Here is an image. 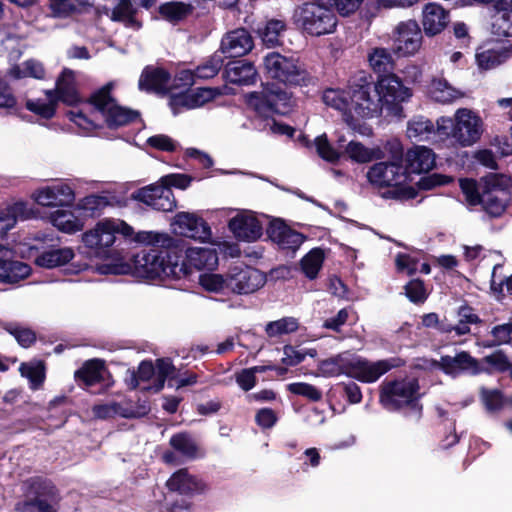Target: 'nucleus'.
Segmentation results:
<instances>
[{
	"label": "nucleus",
	"mask_w": 512,
	"mask_h": 512,
	"mask_svg": "<svg viewBox=\"0 0 512 512\" xmlns=\"http://www.w3.org/2000/svg\"><path fill=\"white\" fill-rule=\"evenodd\" d=\"M370 76L360 75L347 89L328 88L323 92V103L337 111L345 123L362 135H369L371 129L359 124L362 119L379 115L378 100Z\"/></svg>",
	"instance_id": "obj_1"
},
{
	"label": "nucleus",
	"mask_w": 512,
	"mask_h": 512,
	"mask_svg": "<svg viewBox=\"0 0 512 512\" xmlns=\"http://www.w3.org/2000/svg\"><path fill=\"white\" fill-rule=\"evenodd\" d=\"M172 239L165 245L151 244L158 247L144 249L133 256L130 263L117 262L100 268L104 274H128L149 280L180 279L183 277V267L179 264V252L176 249H160L168 247Z\"/></svg>",
	"instance_id": "obj_2"
},
{
	"label": "nucleus",
	"mask_w": 512,
	"mask_h": 512,
	"mask_svg": "<svg viewBox=\"0 0 512 512\" xmlns=\"http://www.w3.org/2000/svg\"><path fill=\"white\" fill-rule=\"evenodd\" d=\"M115 86V82H109L90 96L89 104L94 108L91 117L83 110H71L68 114L70 120L84 133H90L100 127L99 118L110 128L123 126L135 120L138 117L137 112L118 105L111 96Z\"/></svg>",
	"instance_id": "obj_3"
},
{
	"label": "nucleus",
	"mask_w": 512,
	"mask_h": 512,
	"mask_svg": "<svg viewBox=\"0 0 512 512\" xmlns=\"http://www.w3.org/2000/svg\"><path fill=\"white\" fill-rule=\"evenodd\" d=\"M132 238L141 244L160 243L165 245L169 242V235L153 231H139L134 233L133 228L120 219H103L92 229L82 235L84 245L97 257H107L109 249L115 243L116 234Z\"/></svg>",
	"instance_id": "obj_4"
},
{
	"label": "nucleus",
	"mask_w": 512,
	"mask_h": 512,
	"mask_svg": "<svg viewBox=\"0 0 512 512\" xmlns=\"http://www.w3.org/2000/svg\"><path fill=\"white\" fill-rule=\"evenodd\" d=\"M484 132V122L480 115L469 108H458L452 117L437 119V134L440 142L450 140L461 148L476 144Z\"/></svg>",
	"instance_id": "obj_5"
},
{
	"label": "nucleus",
	"mask_w": 512,
	"mask_h": 512,
	"mask_svg": "<svg viewBox=\"0 0 512 512\" xmlns=\"http://www.w3.org/2000/svg\"><path fill=\"white\" fill-rule=\"evenodd\" d=\"M392 152L393 160L390 162H378L371 166L367 172L369 183L377 188L401 187L400 197L412 199L416 191L412 187H406L409 179L407 171L400 164L403 157V148L399 141L393 140L387 143Z\"/></svg>",
	"instance_id": "obj_6"
},
{
	"label": "nucleus",
	"mask_w": 512,
	"mask_h": 512,
	"mask_svg": "<svg viewBox=\"0 0 512 512\" xmlns=\"http://www.w3.org/2000/svg\"><path fill=\"white\" fill-rule=\"evenodd\" d=\"M325 4L327 2L318 0V2L305 3L297 7L293 14L295 24L313 36L333 33L337 18Z\"/></svg>",
	"instance_id": "obj_7"
},
{
	"label": "nucleus",
	"mask_w": 512,
	"mask_h": 512,
	"mask_svg": "<svg viewBox=\"0 0 512 512\" xmlns=\"http://www.w3.org/2000/svg\"><path fill=\"white\" fill-rule=\"evenodd\" d=\"M265 73L286 86L305 85L309 80L304 65L294 57L270 52L263 58Z\"/></svg>",
	"instance_id": "obj_8"
},
{
	"label": "nucleus",
	"mask_w": 512,
	"mask_h": 512,
	"mask_svg": "<svg viewBox=\"0 0 512 512\" xmlns=\"http://www.w3.org/2000/svg\"><path fill=\"white\" fill-rule=\"evenodd\" d=\"M245 101L249 108L265 117L272 113L287 114L294 104L292 94L275 84L267 85L261 91L248 93Z\"/></svg>",
	"instance_id": "obj_9"
},
{
	"label": "nucleus",
	"mask_w": 512,
	"mask_h": 512,
	"mask_svg": "<svg viewBox=\"0 0 512 512\" xmlns=\"http://www.w3.org/2000/svg\"><path fill=\"white\" fill-rule=\"evenodd\" d=\"M30 198L41 207H71L76 200L75 185L70 180L57 179L35 188Z\"/></svg>",
	"instance_id": "obj_10"
},
{
	"label": "nucleus",
	"mask_w": 512,
	"mask_h": 512,
	"mask_svg": "<svg viewBox=\"0 0 512 512\" xmlns=\"http://www.w3.org/2000/svg\"><path fill=\"white\" fill-rule=\"evenodd\" d=\"M374 93L378 100L379 112L381 103L395 116H401L400 104L408 101L412 96L410 88L406 87L395 74L381 76L377 83H373Z\"/></svg>",
	"instance_id": "obj_11"
},
{
	"label": "nucleus",
	"mask_w": 512,
	"mask_h": 512,
	"mask_svg": "<svg viewBox=\"0 0 512 512\" xmlns=\"http://www.w3.org/2000/svg\"><path fill=\"white\" fill-rule=\"evenodd\" d=\"M174 371L172 363L167 359H158L156 364L151 362H142L137 373L130 376L129 385L131 388H140L142 390L160 391L167 378H170Z\"/></svg>",
	"instance_id": "obj_12"
},
{
	"label": "nucleus",
	"mask_w": 512,
	"mask_h": 512,
	"mask_svg": "<svg viewBox=\"0 0 512 512\" xmlns=\"http://www.w3.org/2000/svg\"><path fill=\"white\" fill-rule=\"evenodd\" d=\"M420 397L419 384L415 378H403L382 385L380 401L393 410L414 403Z\"/></svg>",
	"instance_id": "obj_13"
},
{
	"label": "nucleus",
	"mask_w": 512,
	"mask_h": 512,
	"mask_svg": "<svg viewBox=\"0 0 512 512\" xmlns=\"http://www.w3.org/2000/svg\"><path fill=\"white\" fill-rule=\"evenodd\" d=\"M508 179L504 176L489 175L482 179V201L484 210L491 216H500L506 209L510 199L506 189Z\"/></svg>",
	"instance_id": "obj_14"
},
{
	"label": "nucleus",
	"mask_w": 512,
	"mask_h": 512,
	"mask_svg": "<svg viewBox=\"0 0 512 512\" xmlns=\"http://www.w3.org/2000/svg\"><path fill=\"white\" fill-rule=\"evenodd\" d=\"M170 226L176 235L204 243L211 242V227L197 213L179 212L172 218Z\"/></svg>",
	"instance_id": "obj_15"
},
{
	"label": "nucleus",
	"mask_w": 512,
	"mask_h": 512,
	"mask_svg": "<svg viewBox=\"0 0 512 512\" xmlns=\"http://www.w3.org/2000/svg\"><path fill=\"white\" fill-rule=\"evenodd\" d=\"M394 52L401 56H412L417 53L422 44V33L414 20L400 22L392 35Z\"/></svg>",
	"instance_id": "obj_16"
},
{
	"label": "nucleus",
	"mask_w": 512,
	"mask_h": 512,
	"mask_svg": "<svg viewBox=\"0 0 512 512\" xmlns=\"http://www.w3.org/2000/svg\"><path fill=\"white\" fill-rule=\"evenodd\" d=\"M230 290L232 294H251L262 288L266 283V276L258 269L252 267H234L229 270Z\"/></svg>",
	"instance_id": "obj_17"
},
{
	"label": "nucleus",
	"mask_w": 512,
	"mask_h": 512,
	"mask_svg": "<svg viewBox=\"0 0 512 512\" xmlns=\"http://www.w3.org/2000/svg\"><path fill=\"white\" fill-rule=\"evenodd\" d=\"M132 197L158 211L169 212L176 207L172 190L160 181L137 190Z\"/></svg>",
	"instance_id": "obj_18"
},
{
	"label": "nucleus",
	"mask_w": 512,
	"mask_h": 512,
	"mask_svg": "<svg viewBox=\"0 0 512 512\" xmlns=\"http://www.w3.org/2000/svg\"><path fill=\"white\" fill-rule=\"evenodd\" d=\"M35 497L19 504L21 512H57L59 495L50 482H39L34 488Z\"/></svg>",
	"instance_id": "obj_19"
},
{
	"label": "nucleus",
	"mask_w": 512,
	"mask_h": 512,
	"mask_svg": "<svg viewBox=\"0 0 512 512\" xmlns=\"http://www.w3.org/2000/svg\"><path fill=\"white\" fill-rule=\"evenodd\" d=\"M179 264L184 266L183 277L193 270H212L218 265V254L213 248L189 247L184 256L179 253Z\"/></svg>",
	"instance_id": "obj_20"
},
{
	"label": "nucleus",
	"mask_w": 512,
	"mask_h": 512,
	"mask_svg": "<svg viewBox=\"0 0 512 512\" xmlns=\"http://www.w3.org/2000/svg\"><path fill=\"white\" fill-rule=\"evenodd\" d=\"M394 366L395 364L392 360L369 361L354 354L350 378L363 383H374Z\"/></svg>",
	"instance_id": "obj_21"
},
{
	"label": "nucleus",
	"mask_w": 512,
	"mask_h": 512,
	"mask_svg": "<svg viewBox=\"0 0 512 512\" xmlns=\"http://www.w3.org/2000/svg\"><path fill=\"white\" fill-rule=\"evenodd\" d=\"M230 231L240 241L253 242L263 233L262 223L252 211H241L232 217L228 223Z\"/></svg>",
	"instance_id": "obj_22"
},
{
	"label": "nucleus",
	"mask_w": 512,
	"mask_h": 512,
	"mask_svg": "<svg viewBox=\"0 0 512 512\" xmlns=\"http://www.w3.org/2000/svg\"><path fill=\"white\" fill-rule=\"evenodd\" d=\"M31 267L14 259L13 252L0 245V283L16 284L30 276Z\"/></svg>",
	"instance_id": "obj_23"
},
{
	"label": "nucleus",
	"mask_w": 512,
	"mask_h": 512,
	"mask_svg": "<svg viewBox=\"0 0 512 512\" xmlns=\"http://www.w3.org/2000/svg\"><path fill=\"white\" fill-rule=\"evenodd\" d=\"M219 91L212 88H199L188 93L173 94L170 97L169 105L174 114L181 111L182 108L196 109L212 101Z\"/></svg>",
	"instance_id": "obj_24"
},
{
	"label": "nucleus",
	"mask_w": 512,
	"mask_h": 512,
	"mask_svg": "<svg viewBox=\"0 0 512 512\" xmlns=\"http://www.w3.org/2000/svg\"><path fill=\"white\" fill-rule=\"evenodd\" d=\"M269 238L281 249L297 250L305 240L303 234L290 228L283 220L274 219L267 229Z\"/></svg>",
	"instance_id": "obj_25"
},
{
	"label": "nucleus",
	"mask_w": 512,
	"mask_h": 512,
	"mask_svg": "<svg viewBox=\"0 0 512 512\" xmlns=\"http://www.w3.org/2000/svg\"><path fill=\"white\" fill-rule=\"evenodd\" d=\"M35 209L24 201H17L0 208V235L14 228L18 221L32 219Z\"/></svg>",
	"instance_id": "obj_26"
},
{
	"label": "nucleus",
	"mask_w": 512,
	"mask_h": 512,
	"mask_svg": "<svg viewBox=\"0 0 512 512\" xmlns=\"http://www.w3.org/2000/svg\"><path fill=\"white\" fill-rule=\"evenodd\" d=\"M254 46L249 32L243 28L228 32L221 41V52L228 57H241Z\"/></svg>",
	"instance_id": "obj_27"
},
{
	"label": "nucleus",
	"mask_w": 512,
	"mask_h": 512,
	"mask_svg": "<svg viewBox=\"0 0 512 512\" xmlns=\"http://www.w3.org/2000/svg\"><path fill=\"white\" fill-rule=\"evenodd\" d=\"M491 31L497 36H512V0H499L491 8Z\"/></svg>",
	"instance_id": "obj_28"
},
{
	"label": "nucleus",
	"mask_w": 512,
	"mask_h": 512,
	"mask_svg": "<svg viewBox=\"0 0 512 512\" xmlns=\"http://www.w3.org/2000/svg\"><path fill=\"white\" fill-rule=\"evenodd\" d=\"M436 156L434 152L425 146H415L409 149L405 155L407 173L420 174L434 168Z\"/></svg>",
	"instance_id": "obj_29"
},
{
	"label": "nucleus",
	"mask_w": 512,
	"mask_h": 512,
	"mask_svg": "<svg viewBox=\"0 0 512 512\" xmlns=\"http://www.w3.org/2000/svg\"><path fill=\"white\" fill-rule=\"evenodd\" d=\"M352 353L345 351L327 359L321 360L318 364V373L323 377L351 376L353 362Z\"/></svg>",
	"instance_id": "obj_30"
},
{
	"label": "nucleus",
	"mask_w": 512,
	"mask_h": 512,
	"mask_svg": "<svg viewBox=\"0 0 512 512\" xmlns=\"http://www.w3.org/2000/svg\"><path fill=\"white\" fill-rule=\"evenodd\" d=\"M449 22L448 12L437 3H428L422 11V25L426 35L442 32Z\"/></svg>",
	"instance_id": "obj_31"
},
{
	"label": "nucleus",
	"mask_w": 512,
	"mask_h": 512,
	"mask_svg": "<svg viewBox=\"0 0 512 512\" xmlns=\"http://www.w3.org/2000/svg\"><path fill=\"white\" fill-rule=\"evenodd\" d=\"M171 491H177L184 495H194L206 490V484L186 469L175 472L166 483Z\"/></svg>",
	"instance_id": "obj_32"
},
{
	"label": "nucleus",
	"mask_w": 512,
	"mask_h": 512,
	"mask_svg": "<svg viewBox=\"0 0 512 512\" xmlns=\"http://www.w3.org/2000/svg\"><path fill=\"white\" fill-rule=\"evenodd\" d=\"M57 100L67 105H75L80 101L75 74L70 69H64L56 81L53 90Z\"/></svg>",
	"instance_id": "obj_33"
},
{
	"label": "nucleus",
	"mask_w": 512,
	"mask_h": 512,
	"mask_svg": "<svg viewBox=\"0 0 512 512\" xmlns=\"http://www.w3.org/2000/svg\"><path fill=\"white\" fill-rule=\"evenodd\" d=\"M428 95L435 102L450 104L464 97V92L452 86L444 78H433L428 86Z\"/></svg>",
	"instance_id": "obj_34"
},
{
	"label": "nucleus",
	"mask_w": 512,
	"mask_h": 512,
	"mask_svg": "<svg viewBox=\"0 0 512 512\" xmlns=\"http://www.w3.org/2000/svg\"><path fill=\"white\" fill-rule=\"evenodd\" d=\"M435 365L451 376H457L464 371L477 372V362L467 352H461L454 357L444 356Z\"/></svg>",
	"instance_id": "obj_35"
},
{
	"label": "nucleus",
	"mask_w": 512,
	"mask_h": 512,
	"mask_svg": "<svg viewBox=\"0 0 512 512\" xmlns=\"http://www.w3.org/2000/svg\"><path fill=\"white\" fill-rule=\"evenodd\" d=\"M512 56V46L504 44L491 49L479 50L476 62L480 69L490 70L506 62Z\"/></svg>",
	"instance_id": "obj_36"
},
{
	"label": "nucleus",
	"mask_w": 512,
	"mask_h": 512,
	"mask_svg": "<svg viewBox=\"0 0 512 512\" xmlns=\"http://www.w3.org/2000/svg\"><path fill=\"white\" fill-rule=\"evenodd\" d=\"M169 74L161 68H146L139 79V88L156 93L165 92L170 88Z\"/></svg>",
	"instance_id": "obj_37"
},
{
	"label": "nucleus",
	"mask_w": 512,
	"mask_h": 512,
	"mask_svg": "<svg viewBox=\"0 0 512 512\" xmlns=\"http://www.w3.org/2000/svg\"><path fill=\"white\" fill-rule=\"evenodd\" d=\"M225 77L230 83L250 85L256 82L257 70L250 62L237 61L226 67Z\"/></svg>",
	"instance_id": "obj_38"
},
{
	"label": "nucleus",
	"mask_w": 512,
	"mask_h": 512,
	"mask_svg": "<svg viewBox=\"0 0 512 512\" xmlns=\"http://www.w3.org/2000/svg\"><path fill=\"white\" fill-rule=\"evenodd\" d=\"M49 222L60 232L75 234L84 227V222L72 211L63 208L57 209L49 214Z\"/></svg>",
	"instance_id": "obj_39"
},
{
	"label": "nucleus",
	"mask_w": 512,
	"mask_h": 512,
	"mask_svg": "<svg viewBox=\"0 0 512 512\" xmlns=\"http://www.w3.org/2000/svg\"><path fill=\"white\" fill-rule=\"evenodd\" d=\"M407 137L416 142L429 141L437 138V125L435 126L429 119L423 116H417L411 119L407 124Z\"/></svg>",
	"instance_id": "obj_40"
},
{
	"label": "nucleus",
	"mask_w": 512,
	"mask_h": 512,
	"mask_svg": "<svg viewBox=\"0 0 512 512\" xmlns=\"http://www.w3.org/2000/svg\"><path fill=\"white\" fill-rule=\"evenodd\" d=\"M74 256L70 247L56 248L42 252L35 258V263L39 267L52 269L67 264Z\"/></svg>",
	"instance_id": "obj_41"
},
{
	"label": "nucleus",
	"mask_w": 512,
	"mask_h": 512,
	"mask_svg": "<svg viewBox=\"0 0 512 512\" xmlns=\"http://www.w3.org/2000/svg\"><path fill=\"white\" fill-rule=\"evenodd\" d=\"M344 153L357 163H367L384 157L383 150L379 146L367 147L357 141H350L344 147Z\"/></svg>",
	"instance_id": "obj_42"
},
{
	"label": "nucleus",
	"mask_w": 512,
	"mask_h": 512,
	"mask_svg": "<svg viewBox=\"0 0 512 512\" xmlns=\"http://www.w3.org/2000/svg\"><path fill=\"white\" fill-rule=\"evenodd\" d=\"M198 283L208 293L223 296L231 293L229 272L227 274L202 273L199 275Z\"/></svg>",
	"instance_id": "obj_43"
},
{
	"label": "nucleus",
	"mask_w": 512,
	"mask_h": 512,
	"mask_svg": "<svg viewBox=\"0 0 512 512\" xmlns=\"http://www.w3.org/2000/svg\"><path fill=\"white\" fill-rule=\"evenodd\" d=\"M285 31L286 24L284 21L271 19L262 27H259L257 33L265 46L275 47L281 45Z\"/></svg>",
	"instance_id": "obj_44"
},
{
	"label": "nucleus",
	"mask_w": 512,
	"mask_h": 512,
	"mask_svg": "<svg viewBox=\"0 0 512 512\" xmlns=\"http://www.w3.org/2000/svg\"><path fill=\"white\" fill-rule=\"evenodd\" d=\"M58 100L53 90L45 92V98L28 99L26 101V108L45 119H50L56 112Z\"/></svg>",
	"instance_id": "obj_45"
},
{
	"label": "nucleus",
	"mask_w": 512,
	"mask_h": 512,
	"mask_svg": "<svg viewBox=\"0 0 512 512\" xmlns=\"http://www.w3.org/2000/svg\"><path fill=\"white\" fill-rule=\"evenodd\" d=\"M104 372L103 362L98 359H92L75 372V378L78 381H82L86 386H91L103 378Z\"/></svg>",
	"instance_id": "obj_46"
},
{
	"label": "nucleus",
	"mask_w": 512,
	"mask_h": 512,
	"mask_svg": "<svg viewBox=\"0 0 512 512\" xmlns=\"http://www.w3.org/2000/svg\"><path fill=\"white\" fill-rule=\"evenodd\" d=\"M325 259L324 251L321 248L310 250L300 262L301 271L310 280L318 277L319 271Z\"/></svg>",
	"instance_id": "obj_47"
},
{
	"label": "nucleus",
	"mask_w": 512,
	"mask_h": 512,
	"mask_svg": "<svg viewBox=\"0 0 512 512\" xmlns=\"http://www.w3.org/2000/svg\"><path fill=\"white\" fill-rule=\"evenodd\" d=\"M345 139L343 137H339L337 140L338 148H334L327 139L326 134H322L315 138L314 145L316 147L317 154L324 160L328 162L337 161L341 155L343 154L340 151V148H343V143Z\"/></svg>",
	"instance_id": "obj_48"
},
{
	"label": "nucleus",
	"mask_w": 512,
	"mask_h": 512,
	"mask_svg": "<svg viewBox=\"0 0 512 512\" xmlns=\"http://www.w3.org/2000/svg\"><path fill=\"white\" fill-rule=\"evenodd\" d=\"M134 14L135 10L130 0H120L112 10L111 19L123 22L125 26L137 30L141 27V23L135 18Z\"/></svg>",
	"instance_id": "obj_49"
},
{
	"label": "nucleus",
	"mask_w": 512,
	"mask_h": 512,
	"mask_svg": "<svg viewBox=\"0 0 512 512\" xmlns=\"http://www.w3.org/2000/svg\"><path fill=\"white\" fill-rule=\"evenodd\" d=\"M370 67L376 73H387L393 69V59L385 48H373L368 54Z\"/></svg>",
	"instance_id": "obj_50"
},
{
	"label": "nucleus",
	"mask_w": 512,
	"mask_h": 512,
	"mask_svg": "<svg viewBox=\"0 0 512 512\" xmlns=\"http://www.w3.org/2000/svg\"><path fill=\"white\" fill-rule=\"evenodd\" d=\"M19 371L29 380L32 389H38L45 379V367L41 361L22 363Z\"/></svg>",
	"instance_id": "obj_51"
},
{
	"label": "nucleus",
	"mask_w": 512,
	"mask_h": 512,
	"mask_svg": "<svg viewBox=\"0 0 512 512\" xmlns=\"http://www.w3.org/2000/svg\"><path fill=\"white\" fill-rule=\"evenodd\" d=\"M10 75L16 79L24 77L43 79L45 76V69L39 61L30 59L18 66L11 68Z\"/></svg>",
	"instance_id": "obj_52"
},
{
	"label": "nucleus",
	"mask_w": 512,
	"mask_h": 512,
	"mask_svg": "<svg viewBox=\"0 0 512 512\" xmlns=\"http://www.w3.org/2000/svg\"><path fill=\"white\" fill-rule=\"evenodd\" d=\"M170 444L176 451L185 457L194 458L197 456V445L188 434L180 433L174 435L170 439Z\"/></svg>",
	"instance_id": "obj_53"
},
{
	"label": "nucleus",
	"mask_w": 512,
	"mask_h": 512,
	"mask_svg": "<svg viewBox=\"0 0 512 512\" xmlns=\"http://www.w3.org/2000/svg\"><path fill=\"white\" fill-rule=\"evenodd\" d=\"M298 328V321L293 317H285L276 321L269 322L265 331L269 337H278L284 334L292 333Z\"/></svg>",
	"instance_id": "obj_54"
},
{
	"label": "nucleus",
	"mask_w": 512,
	"mask_h": 512,
	"mask_svg": "<svg viewBox=\"0 0 512 512\" xmlns=\"http://www.w3.org/2000/svg\"><path fill=\"white\" fill-rule=\"evenodd\" d=\"M223 65V58L219 54H214L195 70V76L198 79H209L214 77Z\"/></svg>",
	"instance_id": "obj_55"
},
{
	"label": "nucleus",
	"mask_w": 512,
	"mask_h": 512,
	"mask_svg": "<svg viewBox=\"0 0 512 512\" xmlns=\"http://www.w3.org/2000/svg\"><path fill=\"white\" fill-rule=\"evenodd\" d=\"M190 11L189 6L181 2H168L160 6V14L169 21H178Z\"/></svg>",
	"instance_id": "obj_56"
},
{
	"label": "nucleus",
	"mask_w": 512,
	"mask_h": 512,
	"mask_svg": "<svg viewBox=\"0 0 512 512\" xmlns=\"http://www.w3.org/2000/svg\"><path fill=\"white\" fill-rule=\"evenodd\" d=\"M460 188L465 196V199L469 205L475 206L481 204L482 201V189L481 183L479 186L474 180L461 179L459 181Z\"/></svg>",
	"instance_id": "obj_57"
},
{
	"label": "nucleus",
	"mask_w": 512,
	"mask_h": 512,
	"mask_svg": "<svg viewBox=\"0 0 512 512\" xmlns=\"http://www.w3.org/2000/svg\"><path fill=\"white\" fill-rule=\"evenodd\" d=\"M288 390L293 394L304 396L311 401H319L322 398L321 391L308 383H291L288 385Z\"/></svg>",
	"instance_id": "obj_58"
},
{
	"label": "nucleus",
	"mask_w": 512,
	"mask_h": 512,
	"mask_svg": "<svg viewBox=\"0 0 512 512\" xmlns=\"http://www.w3.org/2000/svg\"><path fill=\"white\" fill-rule=\"evenodd\" d=\"M191 181L192 178L186 174H169L161 177L160 179V182L165 185V187H168L169 189L171 187H176L182 190L189 187Z\"/></svg>",
	"instance_id": "obj_59"
},
{
	"label": "nucleus",
	"mask_w": 512,
	"mask_h": 512,
	"mask_svg": "<svg viewBox=\"0 0 512 512\" xmlns=\"http://www.w3.org/2000/svg\"><path fill=\"white\" fill-rule=\"evenodd\" d=\"M405 291L407 297L412 302H423L427 293L424 287V284L419 280H412L405 286Z\"/></svg>",
	"instance_id": "obj_60"
},
{
	"label": "nucleus",
	"mask_w": 512,
	"mask_h": 512,
	"mask_svg": "<svg viewBox=\"0 0 512 512\" xmlns=\"http://www.w3.org/2000/svg\"><path fill=\"white\" fill-rule=\"evenodd\" d=\"M147 144L155 149L171 152L176 149V142L167 135L158 134L147 139Z\"/></svg>",
	"instance_id": "obj_61"
},
{
	"label": "nucleus",
	"mask_w": 512,
	"mask_h": 512,
	"mask_svg": "<svg viewBox=\"0 0 512 512\" xmlns=\"http://www.w3.org/2000/svg\"><path fill=\"white\" fill-rule=\"evenodd\" d=\"M107 204V199L104 196L89 195L81 199L77 207L81 210L94 212Z\"/></svg>",
	"instance_id": "obj_62"
},
{
	"label": "nucleus",
	"mask_w": 512,
	"mask_h": 512,
	"mask_svg": "<svg viewBox=\"0 0 512 512\" xmlns=\"http://www.w3.org/2000/svg\"><path fill=\"white\" fill-rule=\"evenodd\" d=\"M491 334L494 338V345L508 343L512 335V322L495 326L492 329Z\"/></svg>",
	"instance_id": "obj_63"
},
{
	"label": "nucleus",
	"mask_w": 512,
	"mask_h": 512,
	"mask_svg": "<svg viewBox=\"0 0 512 512\" xmlns=\"http://www.w3.org/2000/svg\"><path fill=\"white\" fill-rule=\"evenodd\" d=\"M395 262L398 271L408 275L413 274L418 269V262L416 259L407 254H398Z\"/></svg>",
	"instance_id": "obj_64"
}]
</instances>
